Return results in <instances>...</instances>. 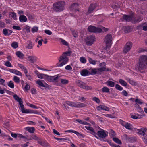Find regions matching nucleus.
<instances>
[{"instance_id":"nucleus-62","label":"nucleus","mask_w":147,"mask_h":147,"mask_svg":"<svg viewBox=\"0 0 147 147\" xmlns=\"http://www.w3.org/2000/svg\"><path fill=\"white\" fill-rule=\"evenodd\" d=\"M45 32L49 35H51L52 34V32L48 30H45Z\"/></svg>"},{"instance_id":"nucleus-38","label":"nucleus","mask_w":147,"mask_h":147,"mask_svg":"<svg viewBox=\"0 0 147 147\" xmlns=\"http://www.w3.org/2000/svg\"><path fill=\"white\" fill-rule=\"evenodd\" d=\"M61 83L64 85L66 84H68L69 81L67 80L64 79H61Z\"/></svg>"},{"instance_id":"nucleus-56","label":"nucleus","mask_w":147,"mask_h":147,"mask_svg":"<svg viewBox=\"0 0 147 147\" xmlns=\"http://www.w3.org/2000/svg\"><path fill=\"white\" fill-rule=\"evenodd\" d=\"M38 30V28L37 27H34L32 29V31L33 33L37 32Z\"/></svg>"},{"instance_id":"nucleus-63","label":"nucleus","mask_w":147,"mask_h":147,"mask_svg":"<svg viewBox=\"0 0 147 147\" xmlns=\"http://www.w3.org/2000/svg\"><path fill=\"white\" fill-rule=\"evenodd\" d=\"M92 100L95 101L97 103H99L100 102L99 99L96 97H94L92 99Z\"/></svg>"},{"instance_id":"nucleus-1","label":"nucleus","mask_w":147,"mask_h":147,"mask_svg":"<svg viewBox=\"0 0 147 147\" xmlns=\"http://www.w3.org/2000/svg\"><path fill=\"white\" fill-rule=\"evenodd\" d=\"M65 2L63 1H59L54 3L53 5V9L54 11L57 12L62 11L65 9Z\"/></svg>"},{"instance_id":"nucleus-51","label":"nucleus","mask_w":147,"mask_h":147,"mask_svg":"<svg viewBox=\"0 0 147 147\" xmlns=\"http://www.w3.org/2000/svg\"><path fill=\"white\" fill-rule=\"evenodd\" d=\"M11 46L13 48L16 49L18 47V44L17 42H14L11 44Z\"/></svg>"},{"instance_id":"nucleus-28","label":"nucleus","mask_w":147,"mask_h":147,"mask_svg":"<svg viewBox=\"0 0 147 147\" xmlns=\"http://www.w3.org/2000/svg\"><path fill=\"white\" fill-rule=\"evenodd\" d=\"M26 129L31 133H33L35 131V129L34 127H28L26 128Z\"/></svg>"},{"instance_id":"nucleus-26","label":"nucleus","mask_w":147,"mask_h":147,"mask_svg":"<svg viewBox=\"0 0 147 147\" xmlns=\"http://www.w3.org/2000/svg\"><path fill=\"white\" fill-rule=\"evenodd\" d=\"M16 54L19 58L21 59L23 58L24 56V54L20 51L16 52Z\"/></svg>"},{"instance_id":"nucleus-42","label":"nucleus","mask_w":147,"mask_h":147,"mask_svg":"<svg viewBox=\"0 0 147 147\" xmlns=\"http://www.w3.org/2000/svg\"><path fill=\"white\" fill-rule=\"evenodd\" d=\"M18 66L23 70L24 71V73H26V71H27L26 68L22 65L21 64H18Z\"/></svg>"},{"instance_id":"nucleus-33","label":"nucleus","mask_w":147,"mask_h":147,"mask_svg":"<svg viewBox=\"0 0 147 147\" xmlns=\"http://www.w3.org/2000/svg\"><path fill=\"white\" fill-rule=\"evenodd\" d=\"M86 105L80 102H78L77 108H80L85 107L86 106Z\"/></svg>"},{"instance_id":"nucleus-43","label":"nucleus","mask_w":147,"mask_h":147,"mask_svg":"<svg viewBox=\"0 0 147 147\" xmlns=\"http://www.w3.org/2000/svg\"><path fill=\"white\" fill-rule=\"evenodd\" d=\"M71 54V51H66L64 52L62 54V55L63 56H69Z\"/></svg>"},{"instance_id":"nucleus-40","label":"nucleus","mask_w":147,"mask_h":147,"mask_svg":"<svg viewBox=\"0 0 147 147\" xmlns=\"http://www.w3.org/2000/svg\"><path fill=\"white\" fill-rule=\"evenodd\" d=\"M88 60L90 63L94 65H95L97 62L96 60H93L91 58H89Z\"/></svg>"},{"instance_id":"nucleus-30","label":"nucleus","mask_w":147,"mask_h":147,"mask_svg":"<svg viewBox=\"0 0 147 147\" xmlns=\"http://www.w3.org/2000/svg\"><path fill=\"white\" fill-rule=\"evenodd\" d=\"M127 139L129 142H133L136 141L137 139L136 138L134 137H128Z\"/></svg>"},{"instance_id":"nucleus-31","label":"nucleus","mask_w":147,"mask_h":147,"mask_svg":"<svg viewBox=\"0 0 147 147\" xmlns=\"http://www.w3.org/2000/svg\"><path fill=\"white\" fill-rule=\"evenodd\" d=\"M119 82L122 86H126L127 85L126 82L122 79H119Z\"/></svg>"},{"instance_id":"nucleus-8","label":"nucleus","mask_w":147,"mask_h":147,"mask_svg":"<svg viewBox=\"0 0 147 147\" xmlns=\"http://www.w3.org/2000/svg\"><path fill=\"white\" fill-rule=\"evenodd\" d=\"M26 59L30 63H34L37 61V57L34 56H28L27 57Z\"/></svg>"},{"instance_id":"nucleus-22","label":"nucleus","mask_w":147,"mask_h":147,"mask_svg":"<svg viewBox=\"0 0 147 147\" xmlns=\"http://www.w3.org/2000/svg\"><path fill=\"white\" fill-rule=\"evenodd\" d=\"M38 143L42 146L44 147H47L49 146V144L47 142H42L40 139L38 142Z\"/></svg>"},{"instance_id":"nucleus-47","label":"nucleus","mask_w":147,"mask_h":147,"mask_svg":"<svg viewBox=\"0 0 147 147\" xmlns=\"http://www.w3.org/2000/svg\"><path fill=\"white\" fill-rule=\"evenodd\" d=\"M135 106L137 109L138 111L140 112H143V110L142 109L141 107L138 104H135Z\"/></svg>"},{"instance_id":"nucleus-10","label":"nucleus","mask_w":147,"mask_h":147,"mask_svg":"<svg viewBox=\"0 0 147 147\" xmlns=\"http://www.w3.org/2000/svg\"><path fill=\"white\" fill-rule=\"evenodd\" d=\"M101 131H98L97 134L98 136L101 138H104L106 137L107 136V134L105 131L102 129H101Z\"/></svg>"},{"instance_id":"nucleus-19","label":"nucleus","mask_w":147,"mask_h":147,"mask_svg":"<svg viewBox=\"0 0 147 147\" xmlns=\"http://www.w3.org/2000/svg\"><path fill=\"white\" fill-rule=\"evenodd\" d=\"M132 16H128L124 15L123 16V18L127 22H131Z\"/></svg>"},{"instance_id":"nucleus-34","label":"nucleus","mask_w":147,"mask_h":147,"mask_svg":"<svg viewBox=\"0 0 147 147\" xmlns=\"http://www.w3.org/2000/svg\"><path fill=\"white\" fill-rule=\"evenodd\" d=\"M65 132H69V133H71H71H74V134H76V135H81V134L79 133V132L75 131H74V130H67V131H65Z\"/></svg>"},{"instance_id":"nucleus-46","label":"nucleus","mask_w":147,"mask_h":147,"mask_svg":"<svg viewBox=\"0 0 147 147\" xmlns=\"http://www.w3.org/2000/svg\"><path fill=\"white\" fill-rule=\"evenodd\" d=\"M113 139L114 141L119 144H121L122 143L121 140L117 138H114Z\"/></svg>"},{"instance_id":"nucleus-27","label":"nucleus","mask_w":147,"mask_h":147,"mask_svg":"<svg viewBox=\"0 0 147 147\" xmlns=\"http://www.w3.org/2000/svg\"><path fill=\"white\" fill-rule=\"evenodd\" d=\"M26 113H35L36 114H39V112L36 110H33L28 109L26 110Z\"/></svg>"},{"instance_id":"nucleus-52","label":"nucleus","mask_w":147,"mask_h":147,"mask_svg":"<svg viewBox=\"0 0 147 147\" xmlns=\"http://www.w3.org/2000/svg\"><path fill=\"white\" fill-rule=\"evenodd\" d=\"M115 88L120 91H121L123 90V88L118 84H116L115 85Z\"/></svg>"},{"instance_id":"nucleus-4","label":"nucleus","mask_w":147,"mask_h":147,"mask_svg":"<svg viewBox=\"0 0 147 147\" xmlns=\"http://www.w3.org/2000/svg\"><path fill=\"white\" fill-rule=\"evenodd\" d=\"M61 63L58 65V67H61L66 64L68 61V58L66 56L62 55L59 59Z\"/></svg>"},{"instance_id":"nucleus-25","label":"nucleus","mask_w":147,"mask_h":147,"mask_svg":"<svg viewBox=\"0 0 147 147\" xmlns=\"http://www.w3.org/2000/svg\"><path fill=\"white\" fill-rule=\"evenodd\" d=\"M76 121L81 124L88 125H90L89 123H87V122L79 119H76Z\"/></svg>"},{"instance_id":"nucleus-3","label":"nucleus","mask_w":147,"mask_h":147,"mask_svg":"<svg viewBox=\"0 0 147 147\" xmlns=\"http://www.w3.org/2000/svg\"><path fill=\"white\" fill-rule=\"evenodd\" d=\"M112 37L111 34H108L105 37L104 41L106 44V48H109L112 44Z\"/></svg>"},{"instance_id":"nucleus-45","label":"nucleus","mask_w":147,"mask_h":147,"mask_svg":"<svg viewBox=\"0 0 147 147\" xmlns=\"http://www.w3.org/2000/svg\"><path fill=\"white\" fill-rule=\"evenodd\" d=\"M80 61L83 63H85L86 62V59L84 57H80Z\"/></svg>"},{"instance_id":"nucleus-50","label":"nucleus","mask_w":147,"mask_h":147,"mask_svg":"<svg viewBox=\"0 0 147 147\" xmlns=\"http://www.w3.org/2000/svg\"><path fill=\"white\" fill-rule=\"evenodd\" d=\"M36 83L40 86L45 87V86L43 84L42 82L40 80H39L37 81Z\"/></svg>"},{"instance_id":"nucleus-2","label":"nucleus","mask_w":147,"mask_h":147,"mask_svg":"<svg viewBox=\"0 0 147 147\" xmlns=\"http://www.w3.org/2000/svg\"><path fill=\"white\" fill-rule=\"evenodd\" d=\"M147 65V56L142 55L140 56L139 59V68L143 69L146 68Z\"/></svg>"},{"instance_id":"nucleus-21","label":"nucleus","mask_w":147,"mask_h":147,"mask_svg":"<svg viewBox=\"0 0 147 147\" xmlns=\"http://www.w3.org/2000/svg\"><path fill=\"white\" fill-rule=\"evenodd\" d=\"M105 84L108 86L111 87H114L115 85V83L113 81L108 80L105 83Z\"/></svg>"},{"instance_id":"nucleus-20","label":"nucleus","mask_w":147,"mask_h":147,"mask_svg":"<svg viewBox=\"0 0 147 147\" xmlns=\"http://www.w3.org/2000/svg\"><path fill=\"white\" fill-rule=\"evenodd\" d=\"M142 129V130H141L139 129H136V130L138 131L137 133L139 134L144 136L145 134V132H146L147 129L145 128L143 129Z\"/></svg>"},{"instance_id":"nucleus-55","label":"nucleus","mask_w":147,"mask_h":147,"mask_svg":"<svg viewBox=\"0 0 147 147\" xmlns=\"http://www.w3.org/2000/svg\"><path fill=\"white\" fill-rule=\"evenodd\" d=\"M13 80L16 83H18L19 82L20 79L18 77L16 76H14Z\"/></svg>"},{"instance_id":"nucleus-39","label":"nucleus","mask_w":147,"mask_h":147,"mask_svg":"<svg viewBox=\"0 0 147 147\" xmlns=\"http://www.w3.org/2000/svg\"><path fill=\"white\" fill-rule=\"evenodd\" d=\"M102 91L103 92L108 93L109 91V89L107 87H104L102 89Z\"/></svg>"},{"instance_id":"nucleus-12","label":"nucleus","mask_w":147,"mask_h":147,"mask_svg":"<svg viewBox=\"0 0 147 147\" xmlns=\"http://www.w3.org/2000/svg\"><path fill=\"white\" fill-rule=\"evenodd\" d=\"M96 7V4H91L88 8L87 13L89 14L92 13Z\"/></svg>"},{"instance_id":"nucleus-41","label":"nucleus","mask_w":147,"mask_h":147,"mask_svg":"<svg viewBox=\"0 0 147 147\" xmlns=\"http://www.w3.org/2000/svg\"><path fill=\"white\" fill-rule=\"evenodd\" d=\"M13 97L15 100L19 102L22 100L21 98H20L16 94H15L13 95Z\"/></svg>"},{"instance_id":"nucleus-9","label":"nucleus","mask_w":147,"mask_h":147,"mask_svg":"<svg viewBox=\"0 0 147 147\" xmlns=\"http://www.w3.org/2000/svg\"><path fill=\"white\" fill-rule=\"evenodd\" d=\"M85 128L87 130L90 131V133L93 135L97 139H98V137L96 136V133L94 131L93 128L92 127L90 126H85Z\"/></svg>"},{"instance_id":"nucleus-54","label":"nucleus","mask_w":147,"mask_h":147,"mask_svg":"<svg viewBox=\"0 0 147 147\" xmlns=\"http://www.w3.org/2000/svg\"><path fill=\"white\" fill-rule=\"evenodd\" d=\"M135 102L136 103V104L141 105L143 103L142 100L138 99H136L135 100Z\"/></svg>"},{"instance_id":"nucleus-44","label":"nucleus","mask_w":147,"mask_h":147,"mask_svg":"<svg viewBox=\"0 0 147 147\" xmlns=\"http://www.w3.org/2000/svg\"><path fill=\"white\" fill-rule=\"evenodd\" d=\"M91 74H98V72L97 71V68H94V69H92L91 71Z\"/></svg>"},{"instance_id":"nucleus-64","label":"nucleus","mask_w":147,"mask_h":147,"mask_svg":"<svg viewBox=\"0 0 147 147\" xmlns=\"http://www.w3.org/2000/svg\"><path fill=\"white\" fill-rule=\"evenodd\" d=\"M26 16L28 17V19L30 20H31L33 19V17L32 15L29 13L26 14Z\"/></svg>"},{"instance_id":"nucleus-24","label":"nucleus","mask_w":147,"mask_h":147,"mask_svg":"<svg viewBox=\"0 0 147 147\" xmlns=\"http://www.w3.org/2000/svg\"><path fill=\"white\" fill-rule=\"evenodd\" d=\"M40 139L37 137L36 135H32L30 138L28 139V140H32V139H34L35 140L37 141L38 142Z\"/></svg>"},{"instance_id":"nucleus-16","label":"nucleus","mask_w":147,"mask_h":147,"mask_svg":"<svg viewBox=\"0 0 147 147\" xmlns=\"http://www.w3.org/2000/svg\"><path fill=\"white\" fill-rule=\"evenodd\" d=\"M78 6V4L77 3H74L70 7V9L72 10H74L75 11H76V10L79 11V9H77Z\"/></svg>"},{"instance_id":"nucleus-17","label":"nucleus","mask_w":147,"mask_h":147,"mask_svg":"<svg viewBox=\"0 0 147 147\" xmlns=\"http://www.w3.org/2000/svg\"><path fill=\"white\" fill-rule=\"evenodd\" d=\"M20 21L22 22H24L27 21V18L24 15H20L19 17Z\"/></svg>"},{"instance_id":"nucleus-36","label":"nucleus","mask_w":147,"mask_h":147,"mask_svg":"<svg viewBox=\"0 0 147 147\" xmlns=\"http://www.w3.org/2000/svg\"><path fill=\"white\" fill-rule=\"evenodd\" d=\"M126 79L127 81L128 82L131 84L133 85H135L136 83L133 80L130 79L129 78H126Z\"/></svg>"},{"instance_id":"nucleus-11","label":"nucleus","mask_w":147,"mask_h":147,"mask_svg":"<svg viewBox=\"0 0 147 147\" xmlns=\"http://www.w3.org/2000/svg\"><path fill=\"white\" fill-rule=\"evenodd\" d=\"M142 20V18L140 16L134 17L132 16L131 22L134 23L138 22Z\"/></svg>"},{"instance_id":"nucleus-7","label":"nucleus","mask_w":147,"mask_h":147,"mask_svg":"<svg viewBox=\"0 0 147 147\" xmlns=\"http://www.w3.org/2000/svg\"><path fill=\"white\" fill-rule=\"evenodd\" d=\"M88 30L89 32L94 33H100L101 31L100 28L91 26H90L88 27Z\"/></svg>"},{"instance_id":"nucleus-23","label":"nucleus","mask_w":147,"mask_h":147,"mask_svg":"<svg viewBox=\"0 0 147 147\" xmlns=\"http://www.w3.org/2000/svg\"><path fill=\"white\" fill-rule=\"evenodd\" d=\"M123 29L125 33H127L130 32L131 28L129 26H124L123 27Z\"/></svg>"},{"instance_id":"nucleus-15","label":"nucleus","mask_w":147,"mask_h":147,"mask_svg":"<svg viewBox=\"0 0 147 147\" xmlns=\"http://www.w3.org/2000/svg\"><path fill=\"white\" fill-rule=\"evenodd\" d=\"M97 71L98 72V75H100L101 73L104 71H111V70L109 69H106V68L102 67L99 68H97Z\"/></svg>"},{"instance_id":"nucleus-6","label":"nucleus","mask_w":147,"mask_h":147,"mask_svg":"<svg viewBox=\"0 0 147 147\" xmlns=\"http://www.w3.org/2000/svg\"><path fill=\"white\" fill-rule=\"evenodd\" d=\"M132 46V43L131 42H127L125 45L123 52L125 54L126 53L131 49Z\"/></svg>"},{"instance_id":"nucleus-37","label":"nucleus","mask_w":147,"mask_h":147,"mask_svg":"<svg viewBox=\"0 0 147 147\" xmlns=\"http://www.w3.org/2000/svg\"><path fill=\"white\" fill-rule=\"evenodd\" d=\"M9 15L14 20H16L17 19L16 15V13L14 12H10Z\"/></svg>"},{"instance_id":"nucleus-5","label":"nucleus","mask_w":147,"mask_h":147,"mask_svg":"<svg viewBox=\"0 0 147 147\" xmlns=\"http://www.w3.org/2000/svg\"><path fill=\"white\" fill-rule=\"evenodd\" d=\"M95 38L94 36H90L87 37L85 39L86 44L88 46H91L93 44L95 41Z\"/></svg>"},{"instance_id":"nucleus-58","label":"nucleus","mask_w":147,"mask_h":147,"mask_svg":"<svg viewBox=\"0 0 147 147\" xmlns=\"http://www.w3.org/2000/svg\"><path fill=\"white\" fill-rule=\"evenodd\" d=\"M144 136L143 137V139L144 142L147 144V136L145 134V135L143 136Z\"/></svg>"},{"instance_id":"nucleus-49","label":"nucleus","mask_w":147,"mask_h":147,"mask_svg":"<svg viewBox=\"0 0 147 147\" xmlns=\"http://www.w3.org/2000/svg\"><path fill=\"white\" fill-rule=\"evenodd\" d=\"M45 76L48 81L50 82H53V77L49 76L47 75H46Z\"/></svg>"},{"instance_id":"nucleus-14","label":"nucleus","mask_w":147,"mask_h":147,"mask_svg":"<svg viewBox=\"0 0 147 147\" xmlns=\"http://www.w3.org/2000/svg\"><path fill=\"white\" fill-rule=\"evenodd\" d=\"M18 102L19 105H20L22 112L23 113H26L27 111L26 110H27L28 109H26L24 108V105L23 104V101L21 100Z\"/></svg>"},{"instance_id":"nucleus-13","label":"nucleus","mask_w":147,"mask_h":147,"mask_svg":"<svg viewBox=\"0 0 147 147\" xmlns=\"http://www.w3.org/2000/svg\"><path fill=\"white\" fill-rule=\"evenodd\" d=\"M76 84L79 87L84 89L85 88L86 84L80 80H77L76 81Z\"/></svg>"},{"instance_id":"nucleus-60","label":"nucleus","mask_w":147,"mask_h":147,"mask_svg":"<svg viewBox=\"0 0 147 147\" xmlns=\"http://www.w3.org/2000/svg\"><path fill=\"white\" fill-rule=\"evenodd\" d=\"M5 65L6 66L9 67H12L11 63L10 62L8 61H6L5 63Z\"/></svg>"},{"instance_id":"nucleus-57","label":"nucleus","mask_w":147,"mask_h":147,"mask_svg":"<svg viewBox=\"0 0 147 147\" xmlns=\"http://www.w3.org/2000/svg\"><path fill=\"white\" fill-rule=\"evenodd\" d=\"M26 47L28 49H32V42H31L30 41Z\"/></svg>"},{"instance_id":"nucleus-53","label":"nucleus","mask_w":147,"mask_h":147,"mask_svg":"<svg viewBox=\"0 0 147 147\" xmlns=\"http://www.w3.org/2000/svg\"><path fill=\"white\" fill-rule=\"evenodd\" d=\"M8 86L10 87L13 88H14V85L13 82L12 81H10L8 84Z\"/></svg>"},{"instance_id":"nucleus-59","label":"nucleus","mask_w":147,"mask_h":147,"mask_svg":"<svg viewBox=\"0 0 147 147\" xmlns=\"http://www.w3.org/2000/svg\"><path fill=\"white\" fill-rule=\"evenodd\" d=\"M102 110L105 111H108L109 110V108L105 105H102Z\"/></svg>"},{"instance_id":"nucleus-48","label":"nucleus","mask_w":147,"mask_h":147,"mask_svg":"<svg viewBox=\"0 0 147 147\" xmlns=\"http://www.w3.org/2000/svg\"><path fill=\"white\" fill-rule=\"evenodd\" d=\"M3 33L5 36L8 35V29L6 28L3 29Z\"/></svg>"},{"instance_id":"nucleus-35","label":"nucleus","mask_w":147,"mask_h":147,"mask_svg":"<svg viewBox=\"0 0 147 147\" xmlns=\"http://www.w3.org/2000/svg\"><path fill=\"white\" fill-rule=\"evenodd\" d=\"M28 79L31 81H32L33 80L32 78L31 77V75L29 74L28 71H26V73H24Z\"/></svg>"},{"instance_id":"nucleus-18","label":"nucleus","mask_w":147,"mask_h":147,"mask_svg":"<svg viewBox=\"0 0 147 147\" xmlns=\"http://www.w3.org/2000/svg\"><path fill=\"white\" fill-rule=\"evenodd\" d=\"M9 71L10 72L14 73L16 75L20 76H22V74L21 72L17 70H16L14 69H9Z\"/></svg>"},{"instance_id":"nucleus-29","label":"nucleus","mask_w":147,"mask_h":147,"mask_svg":"<svg viewBox=\"0 0 147 147\" xmlns=\"http://www.w3.org/2000/svg\"><path fill=\"white\" fill-rule=\"evenodd\" d=\"M89 71L87 70H83L81 73V75L83 76H87L89 73Z\"/></svg>"},{"instance_id":"nucleus-61","label":"nucleus","mask_w":147,"mask_h":147,"mask_svg":"<svg viewBox=\"0 0 147 147\" xmlns=\"http://www.w3.org/2000/svg\"><path fill=\"white\" fill-rule=\"evenodd\" d=\"M106 63L105 62H103L100 63L99 65V66L101 68L105 67L106 68Z\"/></svg>"},{"instance_id":"nucleus-32","label":"nucleus","mask_w":147,"mask_h":147,"mask_svg":"<svg viewBox=\"0 0 147 147\" xmlns=\"http://www.w3.org/2000/svg\"><path fill=\"white\" fill-rule=\"evenodd\" d=\"M132 125L130 123L126 122L124 127L126 129H129V130H131V127Z\"/></svg>"}]
</instances>
